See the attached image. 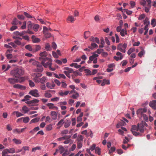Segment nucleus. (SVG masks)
I'll return each mask as SVG.
<instances>
[{"instance_id":"nucleus-1","label":"nucleus","mask_w":156,"mask_h":156,"mask_svg":"<svg viewBox=\"0 0 156 156\" xmlns=\"http://www.w3.org/2000/svg\"><path fill=\"white\" fill-rule=\"evenodd\" d=\"M147 126V124L145 122L142 121L140 123H138L137 126L133 125L131 131L133 134L135 136H142V133L146 129V127Z\"/></svg>"},{"instance_id":"nucleus-2","label":"nucleus","mask_w":156,"mask_h":156,"mask_svg":"<svg viewBox=\"0 0 156 156\" xmlns=\"http://www.w3.org/2000/svg\"><path fill=\"white\" fill-rule=\"evenodd\" d=\"M41 64L45 68H48L50 70L52 71H54L55 70V68L52 67V60L51 58H48L41 61Z\"/></svg>"},{"instance_id":"nucleus-3","label":"nucleus","mask_w":156,"mask_h":156,"mask_svg":"<svg viewBox=\"0 0 156 156\" xmlns=\"http://www.w3.org/2000/svg\"><path fill=\"white\" fill-rule=\"evenodd\" d=\"M24 73L23 70L20 68H16L10 72L11 75L16 78H19L20 76L23 75Z\"/></svg>"},{"instance_id":"nucleus-4","label":"nucleus","mask_w":156,"mask_h":156,"mask_svg":"<svg viewBox=\"0 0 156 156\" xmlns=\"http://www.w3.org/2000/svg\"><path fill=\"white\" fill-rule=\"evenodd\" d=\"M147 109L145 108H140L138 109L136 112V114L137 115H140L141 117H142L144 120L147 121L148 119V118L146 114L144 113L147 112Z\"/></svg>"},{"instance_id":"nucleus-5","label":"nucleus","mask_w":156,"mask_h":156,"mask_svg":"<svg viewBox=\"0 0 156 156\" xmlns=\"http://www.w3.org/2000/svg\"><path fill=\"white\" fill-rule=\"evenodd\" d=\"M127 46L126 44L120 43L119 44L117 47V49L118 50L122 53H125L126 52V49Z\"/></svg>"},{"instance_id":"nucleus-6","label":"nucleus","mask_w":156,"mask_h":156,"mask_svg":"<svg viewBox=\"0 0 156 156\" xmlns=\"http://www.w3.org/2000/svg\"><path fill=\"white\" fill-rule=\"evenodd\" d=\"M144 24L146 25L144 27V30L145 32L144 33V35H146L148 32V27L150 24V21L148 18L146 17L144 20Z\"/></svg>"},{"instance_id":"nucleus-7","label":"nucleus","mask_w":156,"mask_h":156,"mask_svg":"<svg viewBox=\"0 0 156 156\" xmlns=\"http://www.w3.org/2000/svg\"><path fill=\"white\" fill-rule=\"evenodd\" d=\"M29 94L36 98L39 97L40 96V94L38 90L36 89L30 90L29 93Z\"/></svg>"},{"instance_id":"nucleus-8","label":"nucleus","mask_w":156,"mask_h":156,"mask_svg":"<svg viewBox=\"0 0 156 156\" xmlns=\"http://www.w3.org/2000/svg\"><path fill=\"white\" fill-rule=\"evenodd\" d=\"M47 53L46 51L40 53V57L39 58V59L40 61H41L45 58H48V57H47Z\"/></svg>"},{"instance_id":"nucleus-9","label":"nucleus","mask_w":156,"mask_h":156,"mask_svg":"<svg viewBox=\"0 0 156 156\" xmlns=\"http://www.w3.org/2000/svg\"><path fill=\"white\" fill-rule=\"evenodd\" d=\"M42 76V74L41 73H36L33 74L32 76L34 77L33 80L36 83V80H38L40 78L39 77H41Z\"/></svg>"},{"instance_id":"nucleus-10","label":"nucleus","mask_w":156,"mask_h":156,"mask_svg":"<svg viewBox=\"0 0 156 156\" xmlns=\"http://www.w3.org/2000/svg\"><path fill=\"white\" fill-rule=\"evenodd\" d=\"M8 81L10 83L12 84L18 83V79L14 78H9L8 79Z\"/></svg>"},{"instance_id":"nucleus-11","label":"nucleus","mask_w":156,"mask_h":156,"mask_svg":"<svg viewBox=\"0 0 156 156\" xmlns=\"http://www.w3.org/2000/svg\"><path fill=\"white\" fill-rule=\"evenodd\" d=\"M3 151L5 152H7V154L8 153L13 154L16 152L15 149L13 147L10 148L9 149H6Z\"/></svg>"},{"instance_id":"nucleus-12","label":"nucleus","mask_w":156,"mask_h":156,"mask_svg":"<svg viewBox=\"0 0 156 156\" xmlns=\"http://www.w3.org/2000/svg\"><path fill=\"white\" fill-rule=\"evenodd\" d=\"M13 87L14 88L20 89L21 90H24L26 88V87L25 86L21 85L19 84H15Z\"/></svg>"},{"instance_id":"nucleus-13","label":"nucleus","mask_w":156,"mask_h":156,"mask_svg":"<svg viewBox=\"0 0 156 156\" xmlns=\"http://www.w3.org/2000/svg\"><path fill=\"white\" fill-rule=\"evenodd\" d=\"M41 46L38 45H34L33 47V52H36L41 49Z\"/></svg>"},{"instance_id":"nucleus-14","label":"nucleus","mask_w":156,"mask_h":156,"mask_svg":"<svg viewBox=\"0 0 156 156\" xmlns=\"http://www.w3.org/2000/svg\"><path fill=\"white\" fill-rule=\"evenodd\" d=\"M53 120H56L57 117V114L55 111H51L50 114Z\"/></svg>"},{"instance_id":"nucleus-15","label":"nucleus","mask_w":156,"mask_h":156,"mask_svg":"<svg viewBox=\"0 0 156 156\" xmlns=\"http://www.w3.org/2000/svg\"><path fill=\"white\" fill-rule=\"evenodd\" d=\"M46 77H45L43 76L41 78H40L38 80H36V83H38L39 82H40L41 83L44 84L46 81Z\"/></svg>"},{"instance_id":"nucleus-16","label":"nucleus","mask_w":156,"mask_h":156,"mask_svg":"<svg viewBox=\"0 0 156 156\" xmlns=\"http://www.w3.org/2000/svg\"><path fill=\"white\" fill-rule=\"evenodd\" d=\"M149 106L154 109H156V101L153 100L149 104Z\"/></svg>"},{"instance_id":"nucleus-17","label":"nucleus","mask_w":156,"mask_h":156,"mask_svg":"<svg viewBox=\"0 0 156 156\" xmlns=\"http://www.w3.org/2000/svg\"><path fill=\"white\" fill-rule=\"evenodd\" d=\"M46 85L47 87L51 89H54L55 86V84L54 83H51L49 82L47 83Z\"/></svg>"},{"instance_id":"nucleus-18","label":"nucleus","mask_w":156,"mask_h":156,"mask_svg":"<svg viewBox=\"0 0 156 156\" xmlns=\"http://www.w3.org/2000/svg\"><path fill=\"white\" fill-rule=\"evenodd\" d=\"M31 39L32 41L34 43H38L41 41V40L39 38H37L34 35H32V36Z\"/></svg>"},{"instance_id":"nucleus-19","label":"nucleus","mask_w":156,"mask_h":156,"mask_svg":"<svg viewBox=\"0 0 156 156\" xmlns=\"http://www.w3.org/2000/svg\"><path fill=\"white\" fill-rule=\"evenodd\" d=\"M76 20V18L73 17L72 15H69L67 18V20L72 23H73Z\"/></svg>"},{"instance_id":"nucleus-20","label":"nucleus","mask_w":156,"mask_h":156,"mask_svg":"<svg viewBox=\"0 0 156 156\" xmlns=\"http://www.w3.org/2000/svg\"><path fill=\"white\" fill-rule=\"evenodd\" d=\"M90 40L91 41L95 42L98 44L99 43V40L98 37H91L90 38Z\"/></svg>"},{"instance_id":"nucleus-21","label":"nucleus","mask_w":156,"mask_h":156,"mask_svg":"<svg viewBox=\"0 0 156 156\" xmlns=\"http://www.w3.org/2000/svg\"><path fill=\"white\" fill-rule=\"evenodd\" d=\"M125 125L126 123L123 121L121 120L119 122L116 126L117 128H119L121 126H124Z\"/></svg>"},{"instance_id":"nucleus-22","label":"nucleus","mask_w":156,"mask_h":156,"mask_svg":"<svg viewBox=\"0 0 156 156\" xmlns=\"http://www.w3.org/2000/svg\"><path fill=\"white\" fill-rule=\"evenodd\" d=\"M37 69L39 72H41L43 70V68L42 66L39 64L37 65Z\"/></svg>"},{"instance_id":"nucleus-23","label":"nucleus","mask_w":156,"mask_h":156,"mask_svg":"<svg viewBox=\"0 0 156 156\" xmlns=\"http://www.w3.org/2000/svg\"><path fill=\"white\" fill-rule=\"evenodd\" d=\"M69 90L66 91L64 92H63L62 90L59 92V94L60 96H63L64 95H67L69 93Z\"/></svg>"},{"instance_id":"nucleus-24","label":"nucleus","mask_w":156,"mask_h":156,"mask_svg":"<svg viewBox=\"0 0 156 156\" xmlns=\"http://www.w3.org/2000/svg\"><path fill=\"white\" fill-rule=\"evenodd\" d=\"M120 34L121 36L122 37L124 36L125 35H127V33L126 29H125V30H122L120 31Z\"/></svg>"},{"instance_id":"nucleus-25","label":"nucleus","mask_w":156,"mask_h":156,"mask_svg":"<svg viewBox=\"0 0 156 156\" xmlns=\"http://www.w3.org/2000/svg\"><path fill=\"white\" fill-rule=\"evenodd\" d=\"M83 112H81L79 115L77 117L76 120L77 122H80L82 121V117L83 116Z\"/></svg>"},{"instance_id":"nucleus-26","label":"nucleus","mask_w":156,"mask_h":156,"mask_svg":"<svg viewBox=\"0 0 156 156\" xmlns=\"http://www.w3.org/2000/svg\"><path fill=\"white\" fill-rule=\"evenodd\" d=\"M47 105L49 107V109H52L53 108H56V109H58V107L54 106V105L53 103H48L47 104Z\"/></svg>"},{"instance_id":"nucleus-27","label":"nucleus","mask_w":156,"mask_h":156,"mask_svg":"<svg viewBox=\"0 0 156 156\" xmlns=\"http://www.w3.org/2000/svg\"><path fill=\"white\" fill-rule=\"evenodd\" d=\"M90 32L89 31H85L84 34V37L86 39L90 36Z\"/></svg>"},{"instance_id":"nucleus-28","label":"nucleus","mask_w":156,"mask_h":156,"mask_svg":"<svg viewBox=\"0 0 156 156\" xmlns=\"http://www.w3.org/2000/svg\"><path fill=\"white\" fill-rule=\"evenodd\" d=\"M25 48L29 51H32L33 52V48L32 47L30 44L26 45L25 46Z\"/></svg>"},{"instance_id":"nucleus-29","label":"nucleus","mask_w":156,"mask_h":156,"mask_svg":"<svg viewBox=\"0 0 156 156\" xmlns=\"http://www.w3.org/2000/svg\"><path fill=\"white\" fill-rule=\"evenodd\" d=\"M15 114L17 117L23 115V114L18 111H14L12 113L13 115H15Z\"/></svg>"},{"instance_id":"nucleus-30","label":"nucleus","mask_w":156,"mask_h":156,"mask_svg":"<svg viewBox=\"0 0 156 156\" xmlns=\"http://www.w3.org/2000/svg\"><path fill=\"white\" fill-rule=\"evenodd\" d=\"M12 141L14 143L17 144H20L22 143V141L20 140L16 139V138L13 139L12 140Z\"/></svg>"},{"instance_id":"nucleus-31","label":"nucleus","mask_w":156,"mask_h":156,"mask_svg":"<svg viewBox=\"0 0 156 156\" xmlns=\"http://www.w3.org/2000/svg\"><path fill=\"white\" fill-rule=\"evenodd\" d=\"M98 45L97 44L94 43H91V46H89V48L91 49H93L95 48H98Z\"/></svg>"},{"instance_id":"nucleus-32","label":"nucleus","mask_w":156,"mask_h":156,"mask_svg":"<svg viewBox=\"0 0 156 156\" xmlns=\"http://www.w3.org/2000/svg\"><path fill=\"white\" fill-rule=\"evenodd\" d=\"M95 153L96 154H98L99 155H101V149L98 147H96L95 148Z\"/></svg>"},{"instance_id":"nucleus-33","label":"nucleus","mask_w":156,"mask_h":156,"mask_svg":"<svg viewBox=\"0 0 156 156\" xmlns=\"http://www.w3.org/2000/svg\"><path fill=\"white\" fill-rule=\"evenodd\" d=\"M22 110L23 111V113L24 114L27 113L29 111L28 108L25 106L23 107Z\"/></svg>"},{"instance_id":"nucleus-34","label":"nucleus","mask_w":156,"mask_h":156,"mask_svg":"<svg viewBox=\"0 0 156 156\" xmlns=\"http://www.w3.org/2000/svg\"><path fill=\"white\" fill-rule=\"evenodd\" d=\"M71 124V121L69 120H68L65 123L64 127L65 128L69 127Z\"/></svg>"},{"instance_id":"nucleus-35","label":"nucleus","mask_w":156,"mask_h":156,"mask_svg":"<svg viewBox=\"0 0 156 156\" xmlns=\"http://www.w3.org/2000/svg\"><path fill=\"white\" fill-rule=\"evenodd\" d=\"M40 118H36L31 120L30 122V123L31 124L32 123H35L38 122Z\"/></svg>"},{"instance_id":"nucleus-36","label":"nucleus","mask_w":156,"mask_h":156,"mask_svg":"<svg viewBox=\"0 0 156 156\" xmlns=\"http://www.w3.org/2000/svg\"><path fill=\"white\" fill-rule=\"evenodd\" d=\"M23 119V122L24 123H27L29 121L30 119L28 117H22Z\"/></svg>"},{"instance_id":"nucleus-37","label":"nucleus","mask_w":156,"mask_h":156,"mask_svg":"<svg viewBox=\"0 0 156 156\" xmlns=\"http://www.w3.org/2000/svg\"><path fill=\"white\" fill-rule=\"evenodd\" d=\"M79 97V94L77 93H76L74 94H73L71 97V98H73L74 99H76Z\"/></svg>"},{"instance_id":"nucleus-38","label":"nucleus","mask_w":156,"mask_h":156,"mask_svg":"<svg viewBox=\"0 0 156 156\" xmlns=\"http://www.w3.org/2000/svg\"><path fill=\"white\" fill-rule=\"evenodd\" d=\"M24 15L27 18H34V19H35V18H34V17L32 16H31L30 14H29L28 13L26 12H24Z\"/></svg>"},{"instance_id":"nucleus-39","label":"nucleus","mask_w":156,"mask_h":156,"mask_svg":"<svg viewBox=\"0 0 156 156\" xmlns=\"http://www.w3.org/2000/svg\"><path fill=\"white\" fill-rule=\"evenodd\" d=\"M18 80V82L21 83L23 82L25 80V78L24 77H19V78H17Z\"/></svg>"},{"instance_id":"nucleus-40","label":"nucleus","mask_w":156,"mask_h":156,"mask_svg":"<svg viewBox=\"0 0 156 156\" xmlns=\"http://www.w3.org/2000/svg\"><path fill=\"white\" fill-rule=\"evenodd\" d=\"M39 27V25L37 24H35L34 25L33 28L34 31L35 32L37 31Z\"/></svg>"},{"instance_id":"nucleus-41","label":"nucleus","mask_w":156,"mask_h":156,"mask_svg":"<svg viewBox=\"0 0 156 156\" xmlns=\"http://www.w3.org/2000/svg\"><path fill=\"white\" fill-rule=\"evenodd\" d=\"M64 69L67 70V72H69V73H73L74 71L73 69L70 68L65 67Z\"/></svg>"},{"instance_id":"nucleus-42","label":"nucleus","mask_w":156,"mask_h":156,"mask_svg":"<svg viewBox=\"0 0 156 156\" xmlns=\"http://www.w3.org/2000/svg\"><path fill=\"white\" fill-rule=\"evenodd\" d=\"M83 136L81 135H80L77 138V140L78 142H82L83 141Z\"/></svg>"},{"instance_id":"nucleus-43","label":"nucleus","mask_w":156,"mask_h":156,"mask_svg":"<svg viewBox=\"0 0 156 156\" xmlns=\"http://www.w3.org/2000/svg\"><path fill=\"white\" fill-rule=\"evenodd\" d=\"M11 23L13 25H16L18 24V21L16 18H15L14 19Z\"/></svg>"},{"instance_id":"nucleus-44","label":"nucleus","mask_w":156,"mask_h":156,"mask_svg":"<svg viewBox=\"0 0 156 156\" xmlns=\"http://www.w3.org/2000/svg\"><path fill=\"white\" fill-rule=\"evenodd\" d=\"M59 150L60 151V154L62 153L65 151V149L62 146H60L59 147Z\"/></svg>"},{"instance_id":"nucleus-45","label":"nucleus","mask_w":156,"mask_h":156,"mask_svg":"<svg viewBox=\"0 0 156 156\" xmlns=\"http://www.w3.org/2000/svg\"><path fill=\"white\" fill-rule=\"evenodd\" d=\"M151 24L153 25V27H155L156 25V19H152L151 21Z\"/></svg>"},{"instance_id":"nucleus-46","label":"nucleus","mask_w":156,"mask_h":156,"mask_svg":"<svg viewBox=\"0 0 156 156\" xmlns=\"http://www.w3.org/2000/svg\"><path fill=\"white\" fill-rule=\"evenodd\" d=\"M124 12H125L128 15H131L133 12L132 11L126 9H124Z\"/></svg>"},{"instance_id":"nucleus-47","label":"nucleus","mask_w":156,"mask_h":156,"mask_svg":"<svg viewBox=\"0 0 156 156\" xmlns=\"http://www.w3.org/2000/svg\"><path fill=\"white\" fill-rule=\"evenodd\" d=\"M115 148L114 147H112L111 148V149L110 150H109V154H110L111 155V154L112 153L115 151Z\"/></svg>"},{"instance_id":"nucleus-48","label":"nucleus","mask_w":156,"mask_h":156,"mask_svg":"<svg viewBox=\"0 0 156 156\" xmlns=\"http://www.w3.org/2000/svg\"><path fill=\"white\" fill-rule=\"evenodd\" d=\"M144 53L145 51L144 50L142 49V51L138 53V56L140 58H141Z\"/></svg>"},{"instance_id":"nucleus-49","label":"nucleus","mask_w":156,"mask_h":156,"mask_svg":"<svg viewBox=\"0 0 156 156\" xmlns=\"http://www.w3.org/2000/svg\"><path fill=\"white\" fill-rule=\"evenodd\" d=\"M52 125L51 124L48 125L46 127V130L48 131H50L52 129Z\"/></svg>"},{"instance_id":"nucleus-50","label":"nucleus","mask_w":156,"mask_h":156,"mask_svg":"<svg viewBox=\"0 0 156 156\" xmlns=\"http://www.w3.org/2000/svg\"><path fill=\"white\" fill-rule=\"evenodd\" d=\"M64 119H61V120L58 122L57 125L58 126H61L64 123Z\"/></svg>"},{"instance_id":"nucleus-51","label":"nucleus","mask_w":156,"mask_h":156,"mask_svg":"<svg viewBox=\"0 0 156 156\" xmlns=\"http://www.w3.org/2000/svg\"><path fill=\"white\" fill-rule=\"evenodd\" d=\"M39 101L37 99H34L30 101L31 104H34L37 103L39 102Z\"/></svg>"},{"instance_id":"nucleus-52","label":"nucleus","mask_w":156,"mask_h":156,"mask_svg":"<svg viewBox=\"0 0 156 156\" xmlns=\"http://www.w3.org/2000/svg\"><path fill=\"white\" fill-rule=\"evenodd\" d=\"M77 147L78 149H80L82 147V143L81 142H78L77 144Z\"/></svg>"},{"instance_id":"nucleus-53","label":"nucleus","mask_w":156,"mask_h":156,"mask_svg":"<svg viewBox=\"0 0 156 156\" xmlns=\"http://www.w3.org/2000/svg\"><path fill=\"white\" fill-rule=\"evenodd\" d=\"M134 49L133 48H130L128 51L127 54L129 55H130L131 53L134 51Z\"/></svg>"},{"instance_id":"nucleus-54","label":"nucleus","mask_w":156,"mask_h":156,"mask_svg":"<svg viewBox=\"0 0 156 156\" xmlns=\"http://www.w3.org/2000/svg\"><path fill=\"white\" fill-rule=\"evenodd\" d=\"M44 96L46 98H50L51 97L52 95L50 93L46 92L44 94Z\"/></svg>"},{"instance_id":"nucleus-55","label":"nucleus","mask_w":156,"mask_h":156,"mask_svg":"<svg viewBox=\"0 0 156 156\" xmlns=\"http://www.w3.org/2000/svg\"><path fill=\"white\" fill-rule=\"evenodd\" d=\"M9 45L11 46H12L13 48H16L17 47V45L14 42H10L8 43Z\"/></svg>"},{"instance_id":"nucleus-56","label":"nucleus","mask_w":156,"mask_h":156,"mask_svg":"<svg viewBox=\"0 0 156 156\" xmlns=\"http://www.w3.org/2000/svg\"><path fill=\"white\" fill-rule=\"evenodd\" d=\"M44 34L45 37L47 38H49L51 36V34L48 32L44 33Z\"/></svg>"},{"instance_id":"nucleus-57","label":"nucleus","mask_w":156,"mask_h":156,"mask_svg":"<svg viewBox=\"0 0 156 156\" xmlns=\"http://www.w3.org/2000/svg\"><path fill=\"white\" fill-rule=\"evenodd\" d=\"M37 150H41V148L40 147L37 146L36 147H35L34 148H33L32 149V152H35V151Z\"/></svg>"},{"instance_id":"nucleus-58","label":"nucleus","mask_w":156,"mask_h":156,"mask_svg":"<svg viewBox=\"0 0 156 156\" xmlns=\"http://www.w3.org/2000/svg\"><path fill=\"white\" fill-rule=\"evenodd\" d=\"M145 16L144 14H142L140 15L138 18V19L140 20H142L145 18Z\"/></svg>"},{"instance_id":"nucleus-59","label":"nucleus","mask_w":156,"mask_h":156,"mask_svg":"<svg viewBox=\"0 0 156 156\" xmlns=\"http://www.w3.org/2000/svg\"><path fill=\"white\" fill-rule=\"evenodd\" d=\"M45 48L47 51H49L50 50V46L49 44L47 43L46 44Z\"/></svg>"},{"instance_id":"nucleus-60","label":"nucleus","mask_w":156,"mask_h":156,"mask_svg":"<svg viewBox=\"0 0 156 156\" xmlns=\"http://www.w3.org/2000/svg\"><path fill=\"white\" fill-rule=\"evenodd\" d=\"M95 146V144H93L91 146H90V150L91 151H93L94 150H95V148L96 147Z\"/></svg>"},{"instance_id":"nucleus-61","label":"nucleus","mask_w":156,"mask_h":156,"mask_svg":"<svg viewBox=\"0 0 156 156\" xmlns=\"http://www.w3.org/2000/svg\"><path fill=\"white\" fill-rule=\"evenodd\" d=\"M116 55L118 56H119V57H120V60H121L123 56L122 53L120 52H117L116 53Z\"/></svg>"},{"instance_id":"nucleus-62","label":"nucleus","mask_w":156,"mask_h":156,"mask_svg":"<svg viewBox=\"0 0 156 156\" xmlns=\"http://www.w3.org/2000/svg\"><path fill=\"white\" fill-rule=\"evenodd\" d=\"M103 51V49L99 48L95 52L98 53V54H100Z\"/></svg>"},{"instance_id":"nucleus-63","label":"nucleus","mask_w":156,"mask_h":156,"mask_svg":"<svg viewBox=\"0 0 156 156\" xmlns=\"http://www.w3.org/2000/svg\"><path fill=\"white\" fill-rule=\"evenodd\" d=\"M13 132L14 133L20 134V129H16L13 130Z\"/></svg>"},{"instance_id":"nucleus-64","label":"nucleus","mask_w":156,"mask_h":156,"mask_svg":"<svg viewBox=\"0 0 156 156\" xmlns=\"http://www.w3.org/2000/svg\"><path fill=\"white\" fill-rule=\"evenodd\" d=\"M29 84L30 86L31 87H34L35 86L34 83L31 80L29 81Z\"/></svg>"}]
</instances>
